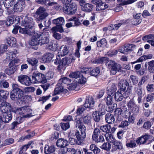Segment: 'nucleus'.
Segmentation results:
<instances>
[{
    "label": "nucleus",
    "mask_w": 154,
    "mask_h": 154,
    "mask_svg": "<svg viewBox=\"0 0 154 154\" xmlns=\"http://www.w3.org/2000/svg\"><path fill=\"white\" fill-rule=\"evenodd\" d=\"M32 117L31 114H27V115H24L23 117H18L17 119V122L19 123V124L23 122L25 118H29Z\"/></svg>",
    "instance_id": "53"
},
{
    "label": "nucleus",
    "mask_w": 154,
    "mask_h": 154,
    "mask_svg": "<svg viewBox=\"0 0 154 154\" xmlns=\"http://www.w3.org/2000/svg\"><path fill=\"white\" fill-rule=\"evenodd\" d=\"M123 23H124L123 22H122L121 23L111 25L110 26H108V29L109 31H111L113 30H117Z\"/></svg>",
    "instance_id": "44"
},
{
    "label": "nucleus",
    "mask_w": 154,
    "mask_h": 154,
    "mask_svg": "<svg viewBox=\"0 0 154 154\" xmlns=\"http://www.w3.org/2000/svg\"><path fill=\"white\" fill-rule=\"evenodd\" d=\"M79 3L81 6L82 10L83 11H87V3L86 0H80Z\"/></svg>",
    "instance_id": "55"
},
{
    "label": "nucleus",
    "mask_w": 154,
    "mask_h": 154,
    "mask_svg": "<svg viewBox=\"0 0 154 154\" xmlns=\"http://www.w3.org/2000/svg\"><path fill=\"white\" fill-rule=\"evenodd\" d=\"M112 95H108V96L105 98L104 100L107 105H110L112 103Z\"/></svg>",
    "instance_id": "50"
},
{
    "label": "nucleus",
    "mask_w": 154,
    "mask_h": 154,
    "mask_svg": "<svg viewBox=\"0 0 154 154\" xmlns=\"http://www.w3.org/2000/svg\"><path fill=\"white\" fill-rule=\"evenodd\" d=\"M127 106L128 108L134 114L138 113L139 112V107L136 104L133 100L131 99L127 103Z\"/></svg>",
    "instance_id": "18"
},
{
    "label": "nucleus",
    "mask_w": 154,
    "mask_h": 154,
    "mask_svg": "<svg viewBox=\"0 0 154 154\" xmlns=\"http://www.w3.org/2000/svg\"><path fill=\"white\" fill-rule=\"evenodd\" d=\"M121 65L116 63L115 65L111 68V70L110 72L112 74L115 75L116 73L117 72H119L121 70Z\"/></svg>",
    "instance_id": "33"
},
{
    "label": "nucleus",
    "mask_w": 154,
    "mask_h": 154,
    "mask_svg": "<svg viewBox=\"0 0 154 154\" xmlns=\"http://www.w3.org/2000/svg\"><path fill=\"white\" fill-rule=\"evenodd\" d=\"M90 150L93 151L95 154H98L100 152V149L97 147L96 146L93 144H91L89 147Z\"/></svg>",
    "instance_id": "48"
},
{
    "label": "nucleus",
    "mask_w": 154,
    "mask_h": 154,
    "mask_svg": "<svg viewBox=\"0 0 154 154\" xmlns=\"http://www.w3.org/2000/svg\"><path fill=\"white\" fill-rule=\"evenodd\" d=\"M38 37L41 45L47 44L49 43V33L48 32H42V33L38 34Z\"/></svg>",
    "instance_id": "12"
},
{
    "label": "nucleus",
    "mask_w": 154,
    "mask_h": 154,
    "mask_svg": "<svg viewBox=\"0 0 154 154\" xmlns=\"http://www.w3.org/2000/svg\"><path fill=\"white\" fill-rule=\"evenodd\" d=\"M9 92L3 90H0V98L6 100L8 97Z\"/></svg>",
    "instance_id": "45"
},
{
    "label": "nucleus",
    "mask_w": 154,
    "mask_h": 154,
    "mask_svg": "<svg viewBox=\"0 0 154 154\" xmlns=\"http://www.w3.org/2000/svg\"><path fill=\"white\" fill-rule=\"evenodd\" d=\"M64 20L63 17H58L56 19H54L52 20V23L55 24L56 26L52 28V29L55 31H58L60 33L64 32V30L62 27L64 23Z\"/></svg>",
    "instance_id": "4"
},
{
    "label": "nucleus",
    "mask_w": 154,
    "mask_h": 154,
    "mask_svg": "<svg viewBox=\"0 0 154 154\" xmlns=\"http://www.w3.org/2000/svg\"><path fill=\"white\" fill-rule=\"evenodd\" d=\"M18 80L21 84L27 86L30 85L32 83L30 78L25 75H21L19 76Z\"/></svg>",
    "instance_id": "17"
},
{
    "label": "nucleus",
    "mask_w": 154,
    "mask_h": 154,
    "mask_svg": "<svg viewBox=\"0 0 154 154\" xmlns=\"http://www.w3.org/2000/svg\"><path fill=\"white\" fill-rule=\"evenodd\" d=\"M78 116H76L75 118V123H76V127L77 126L79 127V126L81 125H83L82 123L81 122V121L83 120L84 123L86 124L87 123V115L83 116H82L81 118L78 117Z\"/></svg>",
    "instance_id": "28"
},
{
    "label": "nucleus",
    "mask_w": 154,
    "mask_h": 154,
    "mask_svg": "<svg viewBox=\"0 0 154 154\" xmlns=\"http://www.w3.org/2000/svg\"><path fill=\"white\" fill-rule=\"evenodd\" d=\"M82 75V74L81 72L80 71H75L71 72L69 74V76L71 78H75L76 80L80 78L81 76Z\"/></svg>",
    "instance_id": "40"
},
{
    "label": "nucleus",
    "mask_w": 154,
    "mask_h": 154,
    "mask_svg": "<svg viewBox=\"0 0 154 154\" xmlns=\"http://www.w3.org/2000/svg\"><path fill=\"white\" fill-rule=\"evenodd\" d=\"M55 150V148L54 145L49 146L46 145L44 148V152L46 154L52 153Z\"/></svg>",
    "instance_id": "36"
},
{
    "label": "nucleus",
    "mask_w": 154,
    "mask_h": 154,
    "mask_svg": "<svg viewBox=\"0 0 154 154\" xmlns=\"http://www.w3.org/2000/svg\"><path fill=\"white\" fill-rule=\"evenodd\" d=\"M14 142V139L7 138L5 140L2 144L0 145V147L3 146L10 145L13 143Z\"/></svg>",
    "instance_id": "46"
},
{
    "label": "nucleus",
    "mask_w": 154,
    "mask_h": 154,
    "mask_svg": "<svg viewBox=\"0 0 154 154\" xmlns=\"http://www.w3.org/2000/svg\"><path fill=\"white\" fill-rule=\"evenodd\" d=\"M54 57L53 53H46L42 56L41 59L42 62L44 63L49 62L52 60Z\"/></svg>",
    "instance_id": "24"
},
{
    "label": "nucleus",
    "mask_w": 154,
    "mask_h": 154,
    "mask_svg": "<svg viewBox=\"0 0 154 154\" xmlns=\"http://www.w3.org/2000/svg\"><path fill=\"white\" fill-rule=\"evenodd\" d=\"M150 136L148 134H146L142 136L137 138L136 140V143L137 144H144L150 138Z\"/></svg>",
    "instance_id": "27"
},
{
    "label": "nucleus",
    "mask_w": 154,
    "mask_h": 154,
    "mask_svg": "<svg viewBox=\"0 0 154 154\" xmlns=\"http://www.w3.org/2000/svg\"><path fill=\"white\" fill-rule=\"evenodd\" d=\"M6 60H14V58L16 57V54L13 51H8L6 54Z\"/></svg>",
    "instance_id": "41"
},
{
    "label": "nucleus",
    "mask_w": 154,
    "mask_h": 154,
    "mask_svg": "<svg viewBox=\"0 0 154 154\" xmlns=\"http://www.w3.org/2000/svg\"><path fill=\"white\" fill-rule=\"evenodd\" d=\"M6 40L7 43L10 46H14L17 43L16 39L12 37H8L7 38Z\"/></svg>",
    "instance_id": "38"
},
{
    "label": "nucleus",
    "mask_w": 154,
    "mask_h": 154,
    "mask_svg": "<svg viewBox=\"0 0 154 154\" xmlns=\"http://www.w3.org/2000/svg\"><path fill=\"white\" fill-rule=\"evenodd\" d=\"M105 120L107 123L112 124L114 122L115 119L113 115L109 113L105 115Z\"/></svg>",
    "instance_id": "31"
},
{
    "label": "nucleus",
    "mask_w": 154,
    "mask_h": 154,
    "mask_svg": "<svg viewBox=\"0 0 154 154\" xmlns=\"http://www.w3.org/2000/svg\"><path fill=\"white\" fill-rule=\"evenodd\" d=\"M16 62L15 60H12L9 64V68L6 70L7 74L10 75L14 73L17 69V65L15 64Z\"/></svg>",
    "instance_id": "21"
},
{
    "label": "nucleus",
    "mask_w": 154,
    "mask_h": 154,
    "mask_svg": "<svg viewBox=\"0 0 154 154\" xmlns=\"http://www.w3.org/2000/svg\"><path fill=\"white\" fill-rule=\"evenodd\" d=\"M112 143L113 145L112 148V151H115L117 149H122V144L120 141L116 140Z\"/></svg>",
    "instance_id": "29"
},
{
    "label": "nucleus",
    "mask_w": 154,
    "mask_h": 154,
    "mask_svg": "<svg viewBox=\"0 0 154 154\" xmlns=\"http://www.w3.org/2000/svg\"><path fill=\"white\" fill-rule=\"evenodd\" d=\"M118 51L119 52L125 54L129 53L126 45L120 47Z\"/></svg>",
    "instance_id": "54"
},
{
    "label": "nucleus",
    "mask_w": 154,
    "mask_h": 154,
    "mask_svg": "<svg viewBox=\"0 0 154 154\" xmlns=\"http://www.w3.org/2000/svg\"><path fill=\"white\" fill-rule=\"evenodd\" d=\"M135 94L137 96V101L139 103L142 102V98L143 95V89L141 87H138L137 85L135 86L134 88Z\"/></svg>",
    "instance_id": "19"
},
{
    "label": "nucleus",
    "mask_w": 154,
    "mask_h": 154,
    "mask_svg": "<svg viewBox=\"0 0 154 154\" xmlns=\"http://www.w3.org/2000/svg\"><path fill=\"white\" fill-rule=\"evenodd\" d=\"M126 45L129 53L133 51L136 48V46L134 44H127Z\"/></svg>",
    "instance_id": "63"
},
{
    "label": "nucleus",
    "mask_w": 154,
    "mask_h": 154,
    "mask_svg": "<svg viewBox=\"0 0 154 154\" xmlns=\"http://www.w3.org/2000/svg\"><path fill=\"white\" fill-rule=\"evenodd\" d=\"M122 94L121 92H120L119 90L116 93H115L114 97L115 100L117 101H121L123 98H126L128 97H125Z\"/></svg>",
    "instance_id": "35"
},
{
    "label": "nucleus",
    "mask_w": 154,
    "mask_h": 154,
    "mask_svg": "<svg viewBox=\"0 0 154 154\" xmlns=\"http://www.w3.org/2000/svg\"><path fill=\"white\" fill-rule=\"evenodd\" d=\"M64 87V86L61 85L60 83H58L57 85V87L54 90L53 96L59 94L60 93L62 92Z\"/></svg>",
    "instance_id": "34"
},
{
    "label": "nucleus",
    "mask_w": 154,
    "mask_h": 154,
    "mask_svg": "<svg viewBox=\"0 0 154 154\" xmlns=\"http://www.w3.org/2000/svg\"><path fill=\"white\" fill-rule=\"evenodd\" d=\"M59 83H60L61 84L64 86V85H66L68 86L69 85L68 89L69 90L74 89L76 87L75 85L70 84L71 82V80L66 77L63 78L62 79H60L59 81Z\"/></svg>",
    "instance_id": "20"
},
{
    "label": "nucleus",
    "mask_w": 154,
    "mask_h": 154,
    "mask_svg": "<svg viewBox=\"0 0 154 154\" xmlns=\"http://www.w3.org/2000/svg\"><path fill=\"white\" fill-rule=\"evenodd\" d=\"M26 61L32 66L36 67L38 63V60L35 58L30 57L27 58Z\"/></svg>",
    "instance_id": "37"
},
{
    "label": "nucleus",
    "mask_w": 154,
    "mask_h": 154,
    "mask_svg": "<svg viewBox=\"0 0 154 154\" xmlns=\"http://www.w3.org/2000/svg\"><path fill=\"white\" fill-rule=\"evenodd\" d=\"M77 8V5L74 3L66 5L63 8L64 12L69 15H72L76 11Z\"/></svg>",
    "instance_id": "8"
},
{
    "label": "nucleus",
    "mask_w": 154,
    "mask_h": 154,
    "mask_svg": "<svg viewBox=\"0 0 154 154\" xmlns=\"http://www.w3.org/2000/svg\"><path fill=\"white\" fill-rule=\"evenodd\" d=\"M101 131L98 128H95L92 136V139L96 142H102L104 141L103 136L100 134Z\"/></svg>",
    "instance_id": "13"
},
{
    "label": "nucleus",
    "mask_w": 154,
    "mask_h": 154,
    "mask_svg": "<svg viewBox=\"0 0 154 154\" xmlns=\"http://www.w3.org/2000/svg\"><path fill=\"white\" fill-rule=\"evenodd\" d=\"M79 128L80 130L81 134L79 131H76L75 134L77 140L79 141V143L81 144L86 137V127L83 125H82L79 126Z\"/></svg>",
    "instance_id": "5"
},
{
    "label": "nucleus",
    "mask_w": 154,
    "mask_h": 154,
    "mask_svg": "<svg viewBox=\"0 0 154 154\" xmlns=\"http://www.w3.org/2000/svg\"><path fill=\"white\" fill-rule=\"evenodd\" d=\"M12 89L10 95L11 99L16 101L18 105L25 104L23 91L20 89L19 86L16 84H12Z\"/></svg>",
    "instance_id": "1"
},
{
    "label": "nucleus",
    "mask_w": 154,
    "mask_h": 154,
    "mask_svg": "<svg viewBox=\"0 0 154 154\" xmlns=\"http://www.w3.org/2000/svg\"><path fill=\"white\" fill-rule=\"evenodd\" d=\"M68 141L63 138L58 139L56 142V145L60 148L65 147L68 145Z\"/></svg>",
    "instance_id": "25"
},
{
    "label": "nucleus",
    "mask_w": 154,
    "mask_h": 154,
    "mask_svg": "<svg viewBox=\"0 0 154 154\" xmlns=\"http://www.w3.org/2000/svg\"><path fill=\"white\" fill-rule=\"evenodd\" d=\"M136 141L135 140H130V142L126 143V146L128 147L131 148L135 147L136 146Z\"/></svg>",
    "instance_id": "62"
},
{
    "label": "nucleus",
    "mask_w": 154,
    "mask_h": 154,
    "mask_svg": "<svg viewBox=\"0 0 154 154\" xmlns=\"http://www.w3.org/2000/svg\"><path fill=\"white\" fill-rule=\"evenodd\" d=\"M152 57V55L151 54H149L148 55H143L137 61H134L133 63H135L137 62H142L144 60H146L147 59H151Z\"/></svg>",
    "instance_id": "42"
},
{
    "label": "nucleus",
    "mask_w": 154,
    "mask_h": 154,
    "mask_svg": "<svg viewBox=\"0 0 154 154\" xmlns=\"http://www.w3.org/2000/svg\"><path fill=\"white\" fill-rule=\"evenodd\" d=\"M119 86L120 89L119 91L121 92L125 97H128L130 94V92L128 91L129 86L128 82L126 80L122 79L119 83Z\"/></svg>",
    "instance_id": "6"
},
{
    "label": "nucleus",
    "mask_w": 154,
    "mask_h": 154,
    "mask_svg": "<svg viewBox=\"0 0 154 154\" xmlns=\"http://www.w3.org/2000/svg\"><path fill=\"white\" fill-rule=\"evenodd\" d=\"M69 21L72 22L74 26H78L81 24L79 19L76 17H73L69 19Z\"/></svg>",
    "instance_id": "58"
},
{
    "label": "nucleus",
    "mask_w": 154,
    "mask_h": 154,
    "mask_svg": "<svg viewBox=\"0 0 154 154\" xmlns=\"http://www.w3.org/2000/svg\"><path fill=\"white\" fill-rule=\"evenodd\" d=\"M75 59L72 54H70L69 56H66L62 59L60 55H58L56 56L54 63L55 64L58 65L57 66L58 69L61 70L64 66L71 63Z\"/></svg>",
    "instance_id": "2"
},
{
    "label": "nucleus",
    "mask_w": 154,
    "mask_h": 154,
    "mask_svg": "<svg viewBox=\"0 0 154 154\" xmlns=\"http://www.w3.org/2000/svg\"><path fill=\"white\" fill-rule=\"evenodd\" d=\"M100 147L103 149L109 151L111 148V145L109 143H104Z\"/></svg>",
    "instance_id": "59"
},
{
    "label": "nucleus",
    "mask_w": 154,
    "mask_h": 154,
    "mask_svg": "<svg viewBox=\"0 0 154 154\" xmlns=\"http://www.w3.org/2000/svg\"><path fill=\"white\" fill-rule=\"evenodd\" d=\"M94 102L93 98L92 97L89 96L87 100V109H89L92 112H93L94 110Z\"/></svg>",
    "instance_id": "26"
},
{
    "label": "nucleus",
    "mask_w": 154,
    "mask_h": 154,
    "mask_svg": "<svg viewBox=\"0 0 154 154\" xmlns=\"http://www.w3.org/2000/svg\"><path fill=\"white\" fill-rule=\"evenodd\" d=\"M0 110L2 112L11 111L17 112V110L13 108L10 103L4 101L0 100Z\"/></svg>",
    "instance_id": "7"
},
{
    "label": "nucleus",
    "mask_w": 154,
    "mask_h": 154,
    "mask_svg": "<svg viewBox=\"0 0 154 154\" xmlns=\"http://www.w3.org/2000/svg\"><path fill=\"white\" fill-rule=\"evenodd\" d=\"M106 139L108 142H109L111 143H112L113 142L116 140L115 139L112 135L111 134H106L105 135Z\"/></svg>",
    "instance_id": "64"
},
{
    "label": "nucleus",
    "mask_w": 154,
    "mask_h": 154,
    "mask_svg": "<svg viewBox=\"0 0 154 154\" xmlns=\"http://www.w3.org/2000/svg\"><path fill=\"white\" fill-rule=\"evenodd\" d=\"M116 63L114 61L109 60L107 58V60L106 62V65L109 68H111L112 66L115 65Z\"/></svg>",
    "instance_id": "61"
},
{
    "label": "nucleus",
    "mask_w": 154,
    "mask_h": 154,
    "mask_svg": "<svg viewBox=\"0 0 154 154\" xmlns=\"http://www.w3.org/2000/svg\"><path fill=\"white\" fill-rule=\"evenodd\" d=\"M58 45L57 42L51 43L48 45L47 48L50 50L53 51H55L58 49Z\"/></svg>",
    "instance_id": "43"
},
{
    "label": "nucleus",
    "mask_w": 154,
    "mask_h": 154,
    "mask_svg": "<svg viewBox=\"0 0 154 154\" xmlns=\"http://www.w3.org/2000/svg\"><path fill=\"white\" fill-rule=\"evenodd\" d=\"M92 112V111L91 112ZM92 115L94 120L96 122H98L100 119V115L98 113L97 111H95L94 112H92Z\"/></svg>",
    "instance_id": "56"
},
{
    "label": "nucleus",
    "mask_w": 154,
    "mask_h": 154,
    "mask_svg": "<svg viewBox=\"0 0 154 154\" xmlns=\"http://www.w3.org/2000/svg\"><path fill=\"white\" fill-rule=\"evenodd\" d=\"M107 95H112L114 96L117 90L116 85L115 83L112 84L110 86L107 88Z\"/></svg>",
    "instance_id": "30"
},
{
    "label": "nucleus",
    "mask_w": 154,
    "mask_h": 154,
    "mask_svg": "<svg viewBox=\"0 0 154 154\" xmlns=\"http://www.w3.org/2000/svg\"><path fill=\"white\" fill-rule=\"evenodd\" d=\"M106 40L105 38H103L97 42V46L99 47H103L106 45Z\"/></svg>",
    "instance_id": "51"
},
{
    "label": "nucleus",
    "mask_w": 154,
    "mask_h": 154,
    "mask_svg": "<svg viewBox=\"0 0 154 154\" xmlns=\"http://www.w3.org/2000/svg\"><path fill=\"white\" fill-rule=\"evenodd\" d=\"M29 14H27L25 16L24 20L21 22V25L26 26L29 28H32L34 25V22L33 19L31 17H29Z\"/></svg>",
    "instance_id": "11"
},
{
    "label": "nucleus",
    "mask_w": 154,
    "mask_h": 154,
    "mask_svg": "<svg viewBox=\"0 0 154 154\" xmlns=\"http://www.w3.org/2000/svg\"><path fill=\"white\" fill-rule=\"evenodd\" d=\"M48 15V14L46 12V9L43 7H40L34 14V17L37 22L44 21V22L45 23V19Z\"/></svg>",
    "instance_id": "3"
},
{
    "label": "nucleus",
    "mask_w": 154,
    "mask_h": 154,
    "mask_svg": "<svg viewBox=\"0 0 154 154\" xmlns=\"http://www.w3.org/2000/svg\"><path fill=\"white\" fill-rule=\"evenodd\" d=\"M16 0H5L3 2V3L5 7L7 8H9L12 6L13 5L14 2Z\"/></svg>",
    "instance_id": "47"
},
{
    "label": "nucleus",
    "mask_w": 154,
    "mask_h": 154,
    "mask_svg": "<svg viewBox=\"0 0 154 154\" xmlns=\"http://www.w3.org/2000/svg\"><path fill=\"white\" fill-rule=\"evenodd\" d=\"M13 111L2 112V114L0 115L2 118L1 119L3 122L8 123L12 119Z\"/></svg>",
    "instance_id": "16"
},
{
    "label": "nucleus",
    "mask_w": 154,
    "mask_h": 154,
    "mask_svg": "<svg viewBox=\"0 0 154 154\" xmlns=\"http://www.w3.org/2000/svg\"><path fill=\"white\" fill-rule=\"evenodd\" d=\"M45 78V75L38 72L33 73L32 76V81L33 82H41L45 83L46 82L47 80Z\"/></svg>",
    "instance_id": "10"
},
{
    "label": "nucleus",
    "mask_w": 154,
    "mask_h": 154,
    "mask_svg": "<svg viewBox=\"0 0 154 154\" xmlns=\"http://www.w3.org/2000/svg\"><path fill=\"white\" fill-rule=\"evenodd\" d=\"M24 26V28L19 27V32L24 35H31L32 34V32L30 29L32 28H29L26 26Z\"/></svg>",
    "instance_id": "32"
},
{
    "label": "nucleus",
    "mask_w": 154,
    "mask_h": 154,
    "mask_svg": "<svg viewBox=\"0 0 154 154\" xmlns=\"http://www.w3.org/2000/svg\"><path fill=\"white\" fill-rule=\"evenodd\" d=\"M123 106L124 107L122 108V109L120 108L116 109L115 111L116 113H117V112L118 113H119L120 114H121L122 112H123L125 114H127L128 111L127 108L125 106Z\"/></svg>",
    "instance_id": "57"
},
{
    "label": "nucleus",
    "mask_w": 154,
    "mask_h": 154,
    "mask_svg": "<svg viewBox=\"0 0 154 154\" xmlns=\"http://www.w3.org/2000/svg\"><path fill=\"white\" fill-rule=\"evenodd\" d=\"M38 34L34 33L32 36L31 39L29 41L30 45L32 46V48L37 50L38 48V46L40 45L38 38Z\"/></svg>",
    "instance_id": "9"
},
{
    "label": "nucleus",
    "mask_w": 154,
    "mask_h": 154,
    "mask_svg": "<svg viewBox=\"0 0 154 154\" xmlns=\"http://www.w3.org/2000/svg\"><path fill=\"white\" fill-rule=\"evenodd\" d=\"M87 71L88 73L89 72L90 75L95 76H97L100 72V69L98 67L93 69L90 68V70L88 69Z\"/></svg>",
    "instance_id": "39"
},
{
    "label": "nucleus",
    "mask_w": 154,
    "mask_h": 154,
    "mask_svg": "<svg viewBox=\"0 0 154 154\" xmlns=\"http://www.w3.org/2000/svg\"><path fill=\"white\" fill-rule=\"evenodd\" d=\"M19 17L16 18L14 16H8L6 20H5V24L7 26H9L15 23V21L18 20V22L20 20Z\"/></svg>",
    "instance_id": "23"
},
{
    "label": "nucleus",
    "mask_w": 154,
    "mask_h": 154,
    "mask_svg": "<svg viewBox=\"0 0 154 154\" xmlns=\"http://www.w3.org/2000/svg\"><path fill=\"white\" fill-rule=\"evenodd\" d=\"M91 2L97 5L96 10L98 11L105 10L108 7V5L101 0H93Z\"/></svg>",
    "instance_id": "15"
},
{
    "label": "nucleus",
    "mask_w": 154,
    "mask_h": 154,
    "mask_svg": "<svg viewBox=\"0 0 154 154\" xmlns=\"http://www.w3.org/2000/svg\"><path fill=\"white\" fill-rule=\"evenodd\" d=\"M25 2L23 0H19L14 7L13 10L15 12H20L23 11L25 6Z\"/></svg>",
    "instance_id": "14"
},
{
    "label": "nucleus",
    "mask_w": 154,
    "mask_h": 154,
    "mask_svg": "<svg viewBox=\"0 0 154 154\" xmlns=\"http://www.w3.org/2000/svg\"><path fill=\"white\" fill-rule=\"evenodd\" d=\"M17 110V112L18 111L21 115H26L27 114H31L32 117L34 115L32 114L31 112L32 110L30 109L27 106H24L19 109H16Z\"/></svg>",
    "instance_id": "22"
},
{
    "label": "nucleus",
    "mask_w": 154,
    "mask_h": 154,
    "mask_svg": "<svg viewBox=\"0 0 154 154\" xmlns=\"http://www.w3.org/2000/svg\"><path fill=\"white\" fill-rule=\"evenodd\" d=\"M148 70L150 73H154V60L148 62Z\"/></svg>",
    "instance_id": "49"
},
{
    "label": "nucleus",
    "mask_w": 154,
    "mask_h": 154,
    "mask_svg": "<svg viewBox=\"0 0 154 154\" xmlns=\"http://www.w3.org/2000/svg\"><path fill=\"white\" fill-rule=\"evenodd\" d=\"M111 127L109 125L106 124L100 127V128L104 132L109 133Z\"/></svg>",
    "instance_id": "52"
},
{
    "label": "nucleus",
    "mask_w": 154,
    "mask_h": 154,
    "mask_svg": "<svg viewBox=\"0 0 154 154\" xmlns=\"http://www.w3.org/2000/svg\"><path fill=\"white\" fill-rule=\"evenodd\" d=\"M107 60V57H102L97 59H96L94 61L95 63H102L104 62H106V60Z\"/></svg>",
    "instance_id": "60"
}]
</instances>
